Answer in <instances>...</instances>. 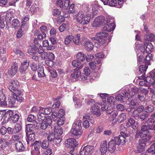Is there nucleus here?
Listing matches in <instances>:
<instances>
[{
	"label": "nucleus",
	"mask_w": 155,
	"mask_h": 155,
	"mask_svg": "<svg viewBox=\"0 0 155 155\" xmlns=\"http://www.w3.org/2000/svg\"><path fill=\"white\" fill-rule=\"evenodd\" d=\"M73 100L74 103L75 107L77 108H79L82 106V103L81 102L84 100V98L80 99L76 96H74L73 97Z\"/></svg>",
	"instance_id": "6ab92c4d"
},
{
	"label": "nucleus",
	"mask_w": 155,
	"mask_h": 155,
	"mask_svg": "<svg viewBox=\"0 0 155 155\" xmlns=\"http://www.w3.org/2000/svg\"><path fill=\"white\" fill-rule=\"evenodd\" d=\"M135 123V120L133 118L130 117L126 124V126L127 127L132 126V128L134 129H135L136 127V126H134Z\"/></svg>",
	"instance_id": "e433bc0d"
},
{
	"label": "nucleus",
	"mask_w": 155,
	"mask_h": 155,
	"mask_svg": "<svg viewBox=\"0 0 155 155\" xmlns=\"http://www.w3.org/2000/svg\"><path fill=\"white\" fill-rule=\"evenodd\" d=\"M12 93V94L13 96H15L16 98L17 101L18 102H21L23 101L24 98L21 96L22 94L21 91L16 88L14 89H12L10 91Z\"/></svg>",
	"instance_id": "9d476101"
},
{
	"label": "nucleus",
	"mask_w": 155,
	"mask_h": 155,
	"mask_svg": "<svg viewBox=\"0 0 155 155\" xmlns=\"http://www.w3.org/2000/svg\"><path fill=\"white\" fill-rule=\"evenodd\" d=\"M73 36L72 35H69L67 36L65 39V43L66 45L69 44L72 40Z\"/></svg>",
	"instance_id": "3c124183"
},
{
	"label": "nucleus",
	"mask_w": 155,
	"mask_h": 155,
	"mask_svg": "<svg viewBox=\"0 0 155 155\" xmlns=\"http://www.w3.org/2000/svg\"><path fill=\"white\" fill-rule=\"evenodd\" d=\"M16 98L12 94V96H9L8 98V103L9 106L11 107H13L16 103Z\"/></svg>",
	"instance_id": "cd10ccee"
},
{
	"label": "nucleus",
	"mask_w": 155,
	"mask_h": 155,
	"mask_svg": "<svg viewBox=\"0 0 155 155\" xmlns=\"http://www.w3.org/2000/svg\"><path fill=\"white\" fill-rule=\"evenodd\" d=\"M75 16L77 21L83 25L88 24L91 18L90 14H87L85 16L82 11L79 12Z\"/></svg>",
	"instance_id": "7ed1b4c3"
},
{
	"label": "nucleus",
	"mask_w": 155,
	"mask_h": 155,
	"mask_svg": "<svg viewBox=\"0 0 155 155\" xmlns=\"http://www.w3.org/2000/svg\"><path fill=\"white\" fill-rule=\"evenodd\" d=\"M146 82L153 85L155 84V79L153 77L150 76V75L147 76L146 78Z\"/></svg>",
	"instance_id": "58836bf2"
},
{
	"label": "nucleus",
	"mask_w": 155,
	"mask_h": 155,
	"mask_svg": "<svg viewBox=\"0 0 155 155\" xmlns=\"http://www.w3.org/2000/svg\"><path fill=\"white\" fill-rule=\"evenodd\" d=\"M137 45V43L136 42V48L137 49H138V50L139 51H140L142 52V54H144L145 51V50H146L145 48V47H144L143 46H140L141 45H139V46Z\"/></svg>",
	"instance_id": "603ef678"
},
{
	"label": "nucleus",
	"mask_w": 155,
	"mask_h": 155,
	"mask_svg": "<svg viewBox=\"0 0 155 155\" xmlns=\"http://www.w3.org/2000/svg\"><path fill=\"white\" fill-rule=\"evenodd\" d=\"M26 135H28L27 138H26V140L28 144L30 143L31 142V146H33L34 143H32V142L34 141L35 140V134L34 132L30 133L28 134L27 133Z\"/></svg>",
	"instance_id": "393cba45"
},
{
	"label": "nucleus",
	"mask_w": 155,
	"mask_h": 155,
	"mask_svg": "<svg viewBox=\"0 0 155 155\" xmlns=\"http://www.w3.org/2000/svg\"><path fill=\"white\" fill-rule=\"evenodd\" d=\"M91 6L92 8V12L93 14L95 15L98 12V10L103 9L102 6L100 5L98 2L95 0L91 2Z\"/></svg>",
	"instance_id": "9b49d317"
},
{
	"label": "nucleus",
	"mask_w": 155,
	"mask_h": 155,
	"mask_svg": "<svg viewBox=\"0 0 155 155\" xmlns=\"http://www.w3.org/2000/svg\"><path fill=\"white\" fill-rule=\"evenodd\" d=\"M94 97L93 95H88L85 97V101L89 105H91L94 104L95 102L91 98Z\"/></svg>",
	"instance_id": "473e14b6"
},
{
	"label": "nucleus",
	"mask_w": 155,
	"mask_h": 155,
	"mask_svg": "<svg viewBox=\"0 0 155 155\" xmlns=\"http://www.w3.org/2000/svg\"><path fill=\"white\" fill-rule=\"evenodd\" d=\"M5 90L3 88H2L0 89V100H1L2 98H6L5 93Z\"/></svg>",
	"instance_id": "680f3d73"
},
{
	"label": "nucleus",
	"mask_w": 155,
	"mask_h": 155,
	"mask_svg": "<svg viewBox=\"0 0 155 155\" xmlns=\"http://www.w3.org/2000/svg\"><path fill=\"white\" fill-rule=\"evenodd\" d=\"M52 121L51 117L50 116H48L42 121L40 124V128L43 130L46 129L48 126H50Z\"/></svg>",
	"instance_id": "1a4fd4ad"
},
{
	"label": "nucleus",
	"mask_w": 155,
	"mask_h": 155,
	"mask_svg": "<svg viewBox=\"0 0 155 155\" xmlns=\"http://www.w3.org/2000/svg\"><path fill=\"white\" fill-rule=\"evenodd\" d=\"M143 43L144 46L146 47L145 50L146 52L149 53L153 51V46L151 43L147 41V40H145Z\"/></svg>",
	"instance_id": "5701e85b"
},
{
	"label": "nucleus",
	"mask_w": 155,
	"mask_h": 155,
	"mask_svg": "<svg viewBox=\"0 0 155 155\" xmlns=\"http://www.w3.org/2000/svg\"><path fill=\"white\" fill-rule=\"evenodd\" d=\"M155 123V113L151 115L147 121V123L149 125H151Z\"/></svg>",
	"instance_id": "c03bdc74"
},
{
	"label": "nucleus",
	"mask_w": 155,
	"mask_h": 155,
	"mask_svg": "<svg viewBox=\"0 0 155 155\" xmlns=\"http://www.w3.org/2000/svg\"><path fill=\"white\" fill-rule=\"evenodd\" d=\"M14 114V113L13 111L9 110L5 113L4 118L5 117V118L7 117V120H6L7 121H8L14 123H16L19 119V116L17 114Z\"/></svg>",
	"instance_id": "20e7f679"
},
{
	"label": "nucleus",
	"mask_w": 155,
	"mask_h": 155,
	"mask_svg": "<svg viewBox=\"0 0 155 155\" xmlns=\"http://www.w3.org/2000/svg\"><path fill=\"white\" fill-rule=\"evenodd\" d=\"M18 69L17 64L13 63L12 64L10 69L8 71V73L10 75H14L17 72Z\"/></svg>",
	"instance_id": "a878e982"
},
{
	"label": "nucleus",
	"mask_w": 155,
	"mask_h": 155,
	"mask_svg": "<svg viewBox=\"0 0 155 155\" xmlns=\"http://www.w3.org/2000/svg\"><path fill=\"white\" fill-rule=\"evenodd\" d=\"M15 147L18 152H22L25 150V147L21 141H17L15 143Z\"/></svg>",
	"instance_id": "412c9836"
},
{
	"label": "nucleus",
	"mask_w": 155,
	"mask_h": 155,
	"mask_svg": "<svg viewBox=\"0 0 155 155\" xmlns=\"http://www.w3.org/2000/svg\"><path fill=\"white\" fill-rule=\"evenodd\" d=\"M146 70V68L143 65H141L140 66L139 71L141 73H143L142 75L139 77V78L140 79L144 80L145 77V72Z\"/></svg>",
	"instance_id": "c756f323"
},
{
	"label": "nucleus",
	"mask_w": 155,
	"mask_h": 155,
	"mask_svg": "<svg viewBox=\"0 0 155 155\" xmlns=\"http://www.w3.org/2000/svg\"><path fill=\"white\" fill-rule=\"evenodd\" d=\"M107 141L106 140L103 141L101 143L100 151L101 154L103 155L107 151Z\"/></svg>",
	"instance_id": "aec40b11"
},
{
	"label": "nucleus",
	"mask_w": 155,
	"mask_h": 155,
	"mask_svg": "<svg viewBox=\"0 0 155 155\" xmlns=\"http://www.w3.org/2000/svg\"><path fill=\"white\" fill-rule=\"evenodd\" d=\"M118 112L117 111H113L112 114L109 117V120L110 121H113L116 117L118 115Z\"/></svg>",
	"instance_id": "5fc2aeb1"
},
{
	"label": "nucleus",
	"mask_w": 155,
	"mask_h": 155,
	"mask_svg": "<svg viewBox=\"0 0 155 155\" xmlns=\"http://www.w3.org/2000/svg\"><path fill=\"white\" fill-rule=\"evenodd\" d=\"M154 109L153 105H149L145 108L144 110L146 112H151Z\"/></svg>",
	"instance_id": "052dcab7"
},
{
	"label": "nucleus",
	"mask_w": 155,
	"mask_h": 155,
	"mask_svg": "<svg viewBox=\"0 0 155 155\" xmlns=\"http://www.w3.org/2000/svg\"><path fill=\"white\" fill-rule=\"evenodd\" d=\"M43 46L44 47L47 48L48 50H51L54 49L53 45H49L48 41L47 40H45L43 41Z\"/></svg>",
	"instance_id": "4c0bfd02"
},
{
	"label": "nucleus",
	"mask_w": 155,
	"mask_h": 155,
	"mask_svg": "<svg viewBox=\"0 0 155 155\" xmlns=\"http://www.w3.org/2000/svg\"><path fill=\"white\" fill-rule=\"evenodd\" d=\"M126 114L125 113H122L118 117V121L120 123L125 120L126 118Z\"/></svg>",
	"instance_id": "09e8293b"
},
{
	"label": "nucleus",
	"mask_w": 155,
	"mask_h": 155,
	"mask_svg": "<svg viewBox=\"0 0 155 155\" xmlns=\"http://www.w3.org/2000/svg\"><path fill=\"white\" fill-rule=\"evenodd\" d=\"M37 50L38 48L36 45H33L32 46H31L29 47L28 50V52L30 55H32L36 54Z\"/></svg>",
	"instance_id": "72a5a7b5"
},
{
	"label": "nucleus",
	"mask_w": 155,
	"mask_h": 155,
	"mask_svg": "<svg viewBox=\"0 0 155 155\" xmlns=\"http://www.w3.org/2000/svg\"><path fill=\"white\" fill-rule=\"evenodd\" d=\"M115 27V25L114 23H110L105 25L104 27L103 30L106 32H107V31L109 32L114 30Z\"/></svg>",
	"instance_id": "4be33fe9"
},
{
	"label": "nucleus",
	"mask_w": 155,
	"mask_h": 155,
	"mask_svg": "<svg viewBox=\"0 0 155 155\" xmlns=\"http://www.w3.org/2000/svg\"><path fill=\"white\" fill-rule=\"evenodd\" d=\"M123 94L125 96L126 98H131V96L130 92L129 91V88L128 87H126L123 88L122 91Z\"/></svg>",
	"instance_id": "c85d7f7f"
},
{
	"label": "nucleus",
	"mask_w": 155,
	"mask_h": 155,
	"mask_svg": "<svg viewBox=\"0 0 155 155\" xmlns=\"http://www.w3.org/2000/svg\"><path fill=\"white\" fill-rule=\"evenodd\" d=\"M62 140V139L61 136H57L55 137L53 142L54 144L58 146Z\"/></svg>",
	"instance_id": "de8ad7c7"
},
{
	"label": "nucleus",
	"mask_w": 155,
	"mask_h": 155,
	"mask_svg": "<svg viewBox=\"0 0 155 155\" xmlns=\"http://www.w3.org/2000/svg\"><path fill=\"white\" fill-rule=\"evenodd\" d=\"M108 5L112 7H116L117 6V0H111L109 2Z\"/></svg>",
	"instance_id": "bf43d9fd"
},
{
	"label": "nucleus",
	"mask_w": 155,
	"mask_h": 155,
	"mask_svg": "<svg viewBox=\"0 0 155 155\" xmlns=\"http://www.w3.org/2000/svg\"><path fill=\"white\" fill-rule=\"evenodd\" d=\"M140 114V113L136 109L133 111L132 115L134 117L135 119H137L139 118V116Z\"/></svg>",
	"instance_id": "774afa93"
},
{
	"label": "nucleus",
	"mask_w": 155,
	"mask_h": 155,
	"mask_svg": "<svg viewBox=\"0 0 155 155\" xmlns=\"http://www.w3.org/2000/svg\"><path fill=\"white\" fill-rule=\"evenodd\" d=\"M148 125H143L141 127V130L142 132H140L139 134L141 138H144L147 140H149L151 137L149 131Z\"/></svg>",
	"instance_id": "39448f33"
},
{
	"label": "nucleus",
	"mask_w": 155,
	"mask_h": 155,
	"mask_svg": "<svg viewBox=\"0 0 155 155\" xmlns=\"http://www.w3.org/2000/svg\"><path fill=\"white\" fill-rule=\"evenodd\" d=\"M117 144L116 141L114 139L110 141L108 143L107 150L110 153L114 152L116 150Z\"/></svg>",
	"instance_id": "f3484780"
},
{
	"label": "nucleus",
	"mask_w": 155,
	"mask_h": 155,
	"mask_svg": "<svg viewBox=\"0 0 155 155\" xmlns=\"http://www.w3.org/2000/svg\"><path fill=\"white\" fill-rule=\"evenodd\" d=\"M121 135L114 137V139L117 145L123 144L125 143V137L128 136V134L123 132H120Z\"/></svg>",
	"instance_id": "0eeeda50"
},
{
	"label": "nucleus",
	"mask_w": 155,
	"mask_h": 155,
	"mask_svg": "<svg viewBox=\"0 0 155 155\" xmlns=\"http://www.w3.org/2000/svg\"><path fill=\"white\" fill-rule=\"evenodd\" d=\"M90 110L91 112L97 117H99L101 115L99 107L96 104H95L92 106Z\"/></svg>",
	"instance_id": "a211bd4d"
},
{
	"label": "nucleus",
	"mask_w": 155,
	"mask_h": 155,
	"mask_svg": "<svg viewBox=\"0 0 155 155\" xmlns=\"http://www.w3.org/2000/svg\"><path fill=\"white\" fill-rule=\"evenodd\" d=\"M72 40L74 43L76 45H78L80 43V36L79 34H77L75 36H73Z\"/></svg>",
	"instance_id": "a19ab883"
},
{
	"label": "nucleus",
	"mask_w": 155,
	"mask_h": 155,
	"mask_svg": "<svg viewBox=\"0 0 155 155\" xmlns=\"http://www.w3.org/2000/svg\"><path fill=\"white\" fill-rule=\"evenodd\" d=\"M55 132L57 134L58 136H60L63 134V130L60 127L56 128L54 130Z\"/></svg>",
	"instance_id": "6e6d98bb"
},
{
	"label": "nucleus",
	"mask_w": 155,
	"mask_h": 155,
	"mask_svg": "<svg viewBox=\"0 0 155 155\" xmlns=\"http://www.w3.org/2000/svg\"><path fill=\"white\" fill-rule=\"evenodd\" d=\"M149 140L146 139H141L139 140V143L137 145L136 152L137 153H140L144 151L146 145V142Z\"/></svg>",
	"instance_id": "6e6552de"
},
{
	"label": "nucleus",
	"mask_w": 155,
	"mask_h": 155,
	"mask_svg": "<svg viewBox=\"0 0 155 155\" xmlns=\"http://www.w3.org/2000/svg\"><path fill=\"white\" fill-rule=\"evenodd\" d=\"M21 138V136H20L19 134H15L13 135L12 137V139L13 140L16 142L17 141H19L18 140Z\"/></svg>",
	"instance_id": "0e129e2a"
},
{
	"label": "nucleus",
	"mask_w": 155,
	"mask_h": 155,
	"mask_svg": "<svg viewBox=\"0 0 155 155\" xmlns=\"http://www.w3.org/2000/svg\"><path fill=\"white\" fill-rule=\"evenodd\" d=\"M139 102L138 99L136 98H133L130 102V105L132 108H135L139 105Z\"/></svg>",
	"instance_id": "2f4dec72"
},
{
	"label": "nucleus",
	"mask_w": 155,
	"mask_h": 155,
	"mask_svg": "<svg viewBox=\"0 0 155 155\" xmlns=\"http://www.w3.org/2000/svg\"><path fill=\"white\" fill-rule=\"evenodd\" d=\"M34 35L37 36L38 40H41L46 37L45 33H40L38 30H35L34 31Z\"/></svg>",
	"instance_id": "7c9ffc66"
},
{
	"label": "nucleus",
	"mask_w": 155,
	"mask_h": 155,
	"mask_svg": "<svg viewBox=\"0 0 155 155\" xmlns=\"http://www.w3.org/2000/svg\"><path fill=\"white\" fill-rule=\"evenodd\" d=\"M147 151L149 153H152V154L155 153V143L151 146L150 148L147 150Z\"/></svg>",
	"instance_id": "e2e57ef3"
},
{
	"label": "nucleus",
	"mask_w": 155,
	"mask_h": 155,
	"mask_svg": "<svg viewBox=\"0 0 155 155\" xmlns=\"http://www.w3.org/2000/svg\"><path fill=\"white\" fill-rule=\"evenodd\" d=\"M115 98L116 100L118 101H120V103H124V100L126 97L124 95L123 96L120 94H117L115 96Z\"/></svg>",
	"instance_id": "ea45409f"
},
{
	"label": "nucleus",
	"mask_w": 155,
	"mask_h": 155,
	"mask_svg": "<svg viewBox=\"0 0 155 155\" xmlns=\"http://www.w3.org/2000/svg\"><path fill=\"white\" fill-rule=\"evenodd\" d=\"M27 120L28 122H32L33 123H35V122H37L36 121V117L32 114H30L28 116Z\"/></svg>",
	"instance_id": "37998d69"
},
{
	"label": "nucleus",
	"mask_w": 155,
	"mask_h": 155,
	"mask_svg": "<svg viewBox=\"0 0 155 155\" xmlns=\"http://www.w3.org/2000/svg\"><path fill=\"white\" fill-rule=\"evenodd\" d=\"M54 58L55 56L53 54L50 52H47V59L49 61H52Z\"/></svg>",
	"instance_id": "4d7b16f0"
},
{
	"label": "nucleus",
	"mask_w": 155,
	"mask_h": 155,
	"mask_svg": "<svg viewBox=\"0 0 155 155\" xmlns=\"http://www.w3.org/2000/svg\"><path fill=\"white\" fill-rule=\"evenodd\" d=\"M47 134L48 140L50 142H53L55 137V134L54 132L51 130H49L47 131Z\"/></svg>",
	"instance_id": "bb28decb"
},
{
	"label": "nucleus",
	"mask_w": 155,
	"mask_h": 155,
	"mask_svg": "<svg viewBox=\"0 0 155 155\" xmlns=\"http://www.w3.org/2000/svg\"><path fill=\"white\" fill-rule=\"evenodd\" d=\"M63 2L64 8L67 9L69 6L70 0H63Z\"/></svg>",
	"instance_id": "69168bd1"
},
{
	"label": "nucleus",
	"mask_w": 155,
	"mask_h": 155,
	"mask_svg": "<svg viewBox=\"0 0 155 155\" xmlns=\"http://www.w3.org/2000/svg\"><path fill=\"white\" fill-rule=\"evenodd\" d=\"M38 74L39 77H43L45 76L42 67L39 68L38 71Z\"/></svg>",
	"instance_id": "8fccbe9b"
},
{
	"label": "nucleus",
	"mask_w": 155,
	"mask_h": 155,
	"mask_svg": "<svg viewBox=\"0 0 155 155\" xmlns=\"http://www.w3.org/2000/svg\"><path fill=\"white\" fill-rule=\"evenodd\" d=\"M106 23L104 17L101 15L97 17L93 23V26L95 27H98Z\"/></svg>",
	"instance_id": "f8f14e48"
},
{
	"label": "nucleus",
	"mask_w": 155,
	"mask_h": 155,
	"mask_svg": "<svg viewBox=\"0 0 155 155\" xmlns=\"http://www.w3.org/2000/svg\"><path fill=\"white\" fill-rule=\"evenodd\" d=\"M78 145L76 140L73 138L67 139L65 142V145L66 147L74 148Z\"/></svg>",
	"instance_id": "4468645a"
},
{
	"label": "nucleus",
	"mask_w": 155,
	"mask_h": 155,
	"mask_svg": "<svg viewBox=\"0 0 155 155\" xmlns=\"http://www.w3.org/2000/svg\"><path fill=\"white\" fill-rule=\"evenodd\" d=\"M12 25L13 27L15 28L19 27L20 25L19 21L17 19L13 20L12 21Z\"/></svg>",
	"instance_id": "864d4df0"
},
{
	"label": "nucleus",
	"mask_w": 155,
	"mask_h": 155,
	"mask_svg": "<svg viewBox=\"0 0 155 155\" xmlns=\"http://www.w3.org/2000/svg\"><path fill=\"white\" fill-rule=\"evenodd\" d=\"M30 62L28 60H25L22 63L21 66L28 69Z\"/></svg>",
	"instance_id": "338daca9"
},
{
	"label": "nucleus",
	"mask_w": 155,
	"mask_h": 155,
	"mask_svg": "<svg viewBox=\"0 0 155 155\" xmlns=\"http://www.w3.org/2000/svg\"><path fill=\"white\" fill-rule=\"evenodd\" d=\"M40 143L39 141H36L33 144L34 145V149L31 152L32 155H42L40 153Z\"/></svg>",
	"instance_id": "ddd939ff"
},
{
	"label": "nucleus",
	"mask_w": 155,
	"mask_h": 155,
	"mask_svg": "<svg viewBox=\"0 0 155 155\" xmlns=\"http://www.w3.org/2000/svg\"><path fill=\"white\" fill-rule=\"evenodd\" d=\"M8 89L10 91L17 88L19 85V83L17 80H13L10 81L9 83Z\"/></svg>",
	"instance_id": "b1692460"
},
{
	"label": "nucleus",
	"mask_w": 155,
	"mask_h": 155,
	"mask_svg": "<svg viewBox=\"0 0 155 155\" xmlns=\"http://www.w3.org/2000/svg\"><path fill=\"white\" fill-rule=\"evenodd\" d=\"M94 147L92 146H87L82 149L81 148L80 152V155H87L94 149Z\"/></svg>",
	"instance_id": "2eb2a0df"
},
{
	"label": "nucleus",
	"mask_w": 155,
	"mask_h": 155,
	"mask_svg": "<svg viewBox=\"0 0 155 155\" xmlns=\"http://www.w3.org/2000/svg\"><path fill=\"white\" fill-rule=\"evenodd\" d=\"M21 129V124L19 123L16 124L15 125L14 130V133H18L20 131Z\"/></svg>",
	"instance_id": "49530a36"
},
{
	"label": "nucleus",
	"mask_w": 155,
	"mask_h": 155,
	"mask_svg": "<svg viewBox=\"0 0 155 155\" xmlns=\"http://www.w3.org/2000/svg\"><path fill=\"white\" fill-rule=\"evenodd\" d=\"M76 59L81 63L83 62L85 60V55L81 52H78L76 56Z\"/></svg>",
	"instance_id": "f704fd0d"
},
{
	"label": "nucleus",
	"mask_w": 155,
	"mask_h": 155,
	"mask_svg": "<svg viewBox=\"0 0 155 155\" xmlns=\"http://www.w3.org/2000/svg\"><path fill=\"white\" fill-rule=\"evenodd\" d=\"M138 91L139 89L136 87L134 86L133 87H132L131 89V91L130 92L131 97H132V96H135V95H136V94H138Z\"/></svg>",
	"instance_id": "79ce46f5"
},
{
	"label": "nucleus",
	"mask_w": 155,
	"mask_h": 155,
	"mask_svg": "<svg viewBox=\"0 0 155 155\" xmlns=\"http://www.w3.org/2000/svg\"><path fill=\"white\" fill-rule=\"evenodd\" d=\"M40 143V145L43 148L45 149L49 146V143L48 141L46 140H45L42 141L41 143Z\"/></svg>",
	"instance_id": "a18cd8bd"
},
{
	"label": "nucleus",
	"mask_w": 155,
	"mask_h": 155,
	"mask_svg": "<svg viewBox=\"0 0 155 155\" xmlns=\"http://www.w3.org/2000/svg\"><path fill=\"white\" fill-rule=\"evenodd\" d=\"M38 123L28 124L26 126V130L28 132H33L37 129Z\"/></svg>",
	"instance_id": "dca6fc26"
},
{
	"label": "nucleus",
	"mask_w": 155,
	"mask_h": 155,
	"mask_svg": "<svg viewBox=\"0 0 155 155\" xmlns=\"http://www.w3.org/2000/svg\"><path fill=\"white\" fill-rule=\"evenodd\" d=\"M81 124V121L79 118L75 119L71 130L72 134L77 138L80 137L82 134Z\"/></svg>",
	"instance_id": "f03ea898"
},
{
	"label": "nucleus",
	"mask_w": 155,
	"mask_h": 155,
	"mask_svg": "<svg viewBox=\"0 0 155 155\" xmlns=\"http://www.w3.org/2000/svg\"><path fill=\"white\" fill-rule=\"evenodd\" d=\"M147 41H153L155 40V36L152 34H150L149 35L146 36Z\"/></svg>",
	"instance_id": "13d9d810"
},
{
	"label": "nucleus",
	"mask_w": 155,
	"mask_h": 155,
	"mask_svg": "<svg viewBox=\"0 0 155 155\" xmlns=\"http://www.w3.org/2000/svg\"><path fill=\"white\" fill-rule=\"evenodd\" d=\"M80 70L76 69L74 70V72L71 74V77L74 79L77 78L79 77L81 74Z\"/></svg>",
	"instance_id": "c9c22d12"
},
{
	"label": "nucleus",
	"mask_w": 155,
	"mask_h": 155,
	"mask_svg": "<svg viewBox=\"0 0 155 155\" xmlns=\"http://www.w3.org/2000/svg\"><path fill=\"white\" fill-rule=\"evenodd\" d=\"M81 44L82 45L85 46V50L88 51L92 50L93 48V43L85 37L82 38Z\"/></svg>",
	"instance_id": "423d86ee"
},
{
	"label": "nucleus",
	"mask_w": 155,
	"mask_h": 155,
	"mask_svg": "<svg viewBox=\"0 0 155 155\" xmlns=\"http://www.w3.org/2000/svg\"><path fill=\"white\" fill-rule=\"evenodd\" d=\"M96 36L99 46L104 45L107 42H110L112 36L111 35H109L107 32L103 30L97 33Z\"/></svg>",
	"instance_id": "f257e3e1"
}]
</instances>
